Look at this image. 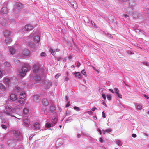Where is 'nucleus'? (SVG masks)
<instances>
[{
    "mask_svg": "<svg viewBox=\"0 0 149 149\" xmlns=\"http://www.w3.org/2000/svg\"><path fill=\"white\" fill-rule=\"evenodd\" d=\"M41 71L40 69L38 66L34 65L33 67V72L30 75V79L31 81L34 80L36 81H38L40 79V77L38 76L40 72Z\"/></svg>",
    "mask_w": 149,
    "mask_h": 149,
    "instance_id": "1",
    "label": "nucleus"
},
{
    "mask_svg": "<svg viewBox=\"0 0 149 149\" xmlns=\"http://www.w3.org/2000/svg\"><path fill=\"white\" fill-rule=\"evenodd\" d=\"M5 110L4 111V113L12 117H15V116L13 115L14 112L15 110L12 109L10 106H5Z\"/></svg>",
    "mask_w": 149,
    "mask_h": 149,
    "instance_id": "2",
    "label": "nucleus"
},
{
    "mask_svg": "<svg viewBox=\"0 0 149 149\" xmlns=\"http://www.w3.org/2000/svg\"><path fill=\"white\" fill-rule=\"evenodd\" d=\"M15 7L13 10V12L14 14H17L19 13V10L22 8V4L19 3L17 2L15 5Z\"/></svg>",
    "mask_w": 149,
    "mask_h": 149,
    "instance_id": "3",
    "label": "nucleus"
},
{
    "mask_svg": "<svg viewBox=\"0 0 149 149\" xmlns=\"http://www.w3.org/2000/svg\"><path fill=\"white\" fill-rule=\"evenodd\" d=\"M28 65L26 64H24V65L22 67L21 69L19 71V73L21 77H24L28 71L27 67Z\"/></svg>",
    "mask_w": 149,
    "mask_h": 149,
    "instance_id": "4",
    "label": "nucleus"
},
{
    "mask_svg": "<svg viewBox=\"0 0 149 149\" xmlns=\"http://www.w3.org/2000/svg\"><path fill=\"white\" fill-rule=\"evenodd\" d=\"M28 65L26 64H24V65L22 67L21 69L19 71V73L21 77H24L28 71L27 67Z\"/></svg>",
    "mask_w": 149,
    "mask_h": 149,
    "instance_id": "5",
    "label": "nucleus"
},
{
    "mask_svg": "<svg viewBox=\"0 0 149 149\" xmlns=\"http://www.w3.org/2000/svg\"><path fill=\"white\" fill-rule=\"evenodd\" d=\"M35 26V25L33 26L30 24H28L25 25L23 29L24 31H29L32 30Z\"/></svg>",
    "mask_w": 149,
    "mask_h": 149,
    "instance_id": "6",
    "label": "nucleus"
},
{
    "mask_svg": "<svg viewBox=\"0 0 149 149\" xmlns=\"http://www.w3.org/2000/svg\"><path fill=\"white\" fill-rule=\"evenodd\" d=\"M29 51L27 49H25L22 51L21 55L22 57H24L29 56Z\"/></svg>",
    "mask_w": 149,
    "mask_h": 149,
    "instance_id": "7",
    "label": "nucleus"
},
{
    "mask_svg": "<svg viewBox=\"0 0 149 149\" xmlns=\"http://www.w3.org/2000/svg\"><path fill=\"white\" fill-rule=\"evenodd\" d=\"M30 121L28 117L26 116L24 118L23 123L24 126L26 127L28 126L30 124Z\"/></svg>",
    "mask_w": 149,
    "mask_h": 149,
    "instance_id": "8",
    "label": "nucleus"
},
{
    "mask_svg": "<svg viewBox=\"0 0 149 149\" xmlns=\"http://www.w3.org/2000/svg\"><path fill=\"white\" fill-rule=\"evenodd\" d=\"M8 10L5 6H4L1 8V10L0 11V13L1 15L7 14L8 13Z\"/></svg>",
    "mask_w": 149,
    "mask_h": 149,
    "instance_id": "9",
    "label": "nucleus"
},
{
    "mask_svg": "<svg viewBox=\"0 0 149 149\" xmlns=\"http://www.w3.org/2000/svg\"><path fill=\"white\" fill-rule=\"evenodd\" d=\"M34 102L36 103H38L40 102V96L38 95H35L33 97Z\"/></svg>",
    "mask_w": 149,
    "mask_h": 149,
    "instance_id": "10",
    "label": "nucleus"
},
{
    "mask_svg": "<svg viewBox=\"0 0 149 149\" xmlns=\"http://www.w3.org/2000/svg\"><path fill=\"white\" fill-rule=\"evenodd\" d=\"M114 91L116 95L118 96L119 98H121L122 95L121 94L119 93V91L118 89L117 88H114Z\"/></svg>",
    "mask_w": 149,
    "mask_h": 149,
    "instance_id": "11",
    "label": "nucleus"
},
{
    "mask_svg": "<svg viewBox=\"0 0 149 149\" xmlns=\"http://www.w3.org/2000/svg\"><path fill=\"white\" fill-rule=\"evenodd\" d=\"M18 102L22 105L26 103V100L25 99L20 98L18 100Z\"/></svg>",
    "mask_w": 149,
    "mask_h": 149,
    "instance_id": "12",
    "label": "nucleus"
},
{
    "mask_svg": "<svg viewBox=\"0 0 149 149\" xmlns=\"http://www.w3.org/2000/svg\"><path fill=\"white\" fill-rule=\"evenodd\" d=\"M40 128V125L39 123L38 122L36 123L34 125L33 127L32 128L34 130L35 129H39Z\"/></svg>",
    "mask_w": 149,
    "mask_h": 149,
    "instance_id": "13",
    "label": "nucleus"
},
{
    "mask_svg": "<svg viewBox=\"0 0 149 149\" xmlns=\"http://www.w3.org/2000/svg\"><path fill=\"white\" fill-rule=\"evenodd\" d=\"M3 82L6 84L9 85L10 84L11 81L10 79L7 77L4 78Z\"/></svg>",
    "mask_w": 149,
    "mask_h": 149,
    "instance_id": "14",
    "label": "nucleus"
},
{
    "mask_svg": "<svg viewBox=\"0 0 149 149\" xmlns=\"http://www.w3.org/2000/svg\"><path fill=\"white\" fill-rule=\"evenodd\" d=\"M11 33L10 31L8 30H6L4 33V36L6 38L9 36L10 35Z\"/></svg>",
    "mask_w": 149,
    "mask_h": 149,
    "instance_id": "15",
    "label": "nucleus"
},
{
    "mask_svg": "<svg viewBox=\"0 0 149 149\" xmlns=\"http://www.w3.org/2000/svg\"><path fill=\"white\" fill-rule=\"evenodd\" d=\"M10 99L13 101L16 100L17 97L15 94H12L10 95Z\"/></svg>",
    "mask_w": 149,
    "mask_h": 149,
    "instance_id": "16",
    "label": "nucleus"
},
{
    "mask_svg": "<svg viewBox=\"0 0 149 149\" xmlns=\"http://www.w3.org/2000/svg\"><path fill=\"white\" fill-rule=\"evenodd\" d=\"M57 118L55 117H53L52 121V125L53 126H54L57 123Z\"/></svg>",
    "mask_w": 149,
    "mask_h": 149,
    "instance_id": "17",
    "label": "nucleus"
},
{
    "mask_svg": "<svg viewBox=\"0 0 149 149\" xmlns=\"http://www.w3.org/2000/svg\"><path fill=\"white\" fill-rule=\"evenodd\" d=\"M43 104L45 106H47L48 105L49 103L47 99L45 98L43 99L42 101Z\"/></svg>",
    "mask_w": 149,
    "mask_h": 149,
    "instance_id": "18",
    "label": "nucleus"
},
{
    "mask_svg": "<svg viewBox=\"0 0 149 149\" xmlns=\"http://www.w3.org/2000/svg\"><path fill=\"white\" fill-rule=\"evenodd\" d=\"M26 97V95L25 93L23 91L21 92L19 95L20 98L24 99Z\"/></svg>",
    "mask_w": 149,
    "mask_h": 149,
    "instance_id": "19",
    "label": "nucleus"
},
{
    "mask_svg": "<svg viewBox=\"0 0 149 149\" xmlns=\"http://www.w3.org/2000/svg\"><path fill=\"white\" fill-rule=\"evenodd\" d=\"M40 37L38 36H35L33 39L35 42L37 43L38 42L40 41Z\"/></svg>",
    "mask_w": 149,
    "mask_h": 149,
    "instance_id": "20",
    "label": "nucleus"
},
{
    "mask_svg": "<svg viewBox=\"0 0 149 149\" xmlns=\"http://www.w3.org/2000/svg\"><path fill=\"white\" fill-rule=\"evenodd\" d=\"M5 20L2 17L0 18V23L2 25H5Z\"/></svg>",
    "mask_w": 149,
    "mask_h": 149,
    "instance_id": "21",
    "label": "nucleus"
},
{
    "mask_svg": "<svg viewBox=\"0 0 149 149\" xmlns=\"http://www.w3.org/2000/svg\"><path fill=\"white\" fill-rule=\"evenodd\" d=\"M29 112V109L28 108H24L23 111V113L24 115L27 114Z\"/></svg>",
    "mask_w": 149,
    "mask_h": 149,
    "instance_id": "22",
    "label": "nucleus"
},
{
    "mask_svg": "<svg viewBox=\"0 0 149 149\" xmlns=\"http://www.w3.org/2000/svg\"><path fill=\"white\" fill-rule=\"evenodd\" d=\"M10 53L12 55L14 54L15 52V50L13 47H11L10 49Z\"/></svg>",
    "mask_w": 149,
    "mask_h": 149,
    "instance_id": "23",
    "label": "nucleus"
},
{
    "mask_svg": "<svg viewBox=\"0 0 149 149\" xmlns=\"http://www.w3.org/2000/svg\"><path fill=\"white\" fill-rule=\"evenodd\" d=\"M9 125L8 122H6L5 125L2 124L1 125V127L3 129H6L7 128L8 125Z\"/></svg>",
    "mask_w": 149,
    "mask_h": 149,
    "instance_id": "24",
    "label": "nucleus"
},
{
    "mask_svg": "<svg viewBox=\"0 0 149 149\" xmlns=\"http://www.w3.org/2000/svg\"><path fill=\"white\" fill-rule=\"evenodd\" d=\"M5 41L6 43L8 44L12 41L10 37L6 38Z\"/></svg>",
    "mask_w": 149,
    "mask_h": 149,
    "instance_id": "25",
    "label": "nucleus"
},
{
    "mask_svg": "<svg viewBox=\"0 0 149 149\" xmlns=\"http://www.w3.org/2000/svg\"><path fill=\"white\" fill-rule=\"evenodd\" d=\"M50 109L52 113L55 112L56 111V108L54 106H51Z\"/></svg>",
    "mask_w": 149,
    "mask_h": 149,
    "instance_id": "26",
    "label": "nucleus"
},
{
    "mask_svg": "<svg viewBox=\"0 0 149 149\" xmlns=\"http://www.w3.org/2000/svg\"><path fill=\"white\" fill-rule=\"evenodd\" d=\"M75 75L76 77L79 78L81 76V74L79 72H75Z\"/></svg>",
    "mask_w": 149,
    "mask_h": 149,
    "instance_id": "27",
    "label": "nucleus"
},
{
    "mask_svg": "<svg viewBox=\"0 0 149 149\" xmlns=\"http://www.w3.org/2000/svg\"><path fill=\"white\" fill-rule=\"evenodd\" d=\"M13 133L16 136H18L20 134V133L19 131H13Z\"/></svg>",
    "mask_w": 149,
    "mask_h": 149,
    "instance_id": "28",
    "label": "nucleus"
},
{
    "mask_svg": "<svg viewBox=\"0 0 149 149\" xmlns=\"http://www.w3.org/2000/svg\"><path fill=\"white\" fill-rule=\"evenodd\" d=\"M0 89L2 90H5L6 88L5 86L2 84L0 83Z\"/></svg>",
    "mask_w": 149,
    "mask_h": 149,
    "instance_id": "29",
    "label": "nucleus"
},
{
    "mask_svg": "<svg viewBox=\"0 0 149 149\" xmlns=\"http://www.w3.org/2000/svg\"><path fill=\"white\" fill-rule=\"evenodd\" d=\"M15 90L18 92H20L21 88L19 86H17L15 87Z\"/></svg>",
    "mask_w": 149,
    "mask_h": 149,
    "instance_id": "30",
    "label": "nucleus"
},
{
    "mask_svg": "<svg viewBox=\"0 0 149 149\" xmlns=\"http://www.w3.org/2000/svg\"><path fill=\"white\" fill-rule=\"evenodd\" d=\"M136 32L137 33L141 32V33H142V34L143 35H145V33L143 31H142L140 29H138L136 30Z\"/></svg>",
    "mask_w": 149,
    "mask_h": 149,
    "instance_id": "31",
    "label": "nucleus"
},
{
    "mask_svg": "<svg viewBox=\"0 0 149 149\" xmlns=\"http://www.w3.org/2000/svg\"><path fill=\"white\" fill-rule=\"evenodd\" d=\"M4 65L7 67H10V63L8 62H6L4 63Z\"/></svg>",
    "mask_w": 149,
    "mask_h": 149,
    "instance_id": "32",
    "label": "nucleus"
},
{
    "mask_svg": "<svg viewBox=\"0 0 149 149\" xmlns=\"http://www.w3.org/2000/svg\"><path fill=\"white\" fill-rule=\"evenodd\" d=\"M116 144L119 146H121L122 145V143L121 142V141L120 140H118L116 142Z\"/></svg>",
    "mask_w": 149,
    "mask_h": 149,
    "instance_id": "33",
    "label": "nucleus"
},
{
    "mask_svg": "<svg viewBox=\"0 0 149 149\" xmlns=\"http://www.w3.org/2000/svg\"><path fill=\"white\" fill-rule=\"evenodd\" d=\"M52 125V124H51L50 123H47L46 125H45V126L46 127L48 128H49L50 127H51V125Z\"/></svg>",
    "mask_w": 149,
    "mask_h": 149,
    "instance_id": "34",
    "label": "nucleus"
},
{
    "mask_svg": "<svg viewBox=\"0 0 149 149\" xmlns=\"http://www.w3.org/2000/svg\"><path fill=\"white\" fill-rule=\"evenodd\" d=\"M49 51H50L52 55H54L55 54V51H54V50L52 48L50 49Z\"/></svg>",
    "mask_w": 149,
    "mask_h": 149,
    "instance_id": "35",
    "label": "nucleus"
},
{
    "mask_svg": "<svg viewBox=\"0 0 149 149\" xmlns=\"http://www.w3.org/2000/svg\"><path fill=\"white\" fill-rule=\"evenodd\" d=\"M14 61L17 64H19V62H20L19 61L17 58L15 59Z\"/></svg>",
    "mask_w": 149,
    "mask_h": 149,
    "instance_id": "36",
    "label": "nucleus"
},
{
    "mask_svg": "<svg viewBox=\"0 0 149 149\" xmlns=\"http://www.w3.org/2000/svg\"><path fill=\"white\" fill-rule=\"evenodd\" d=\"M29 46L31 47H33L34 46V44L33 42H31L29 43Z\"/></svg>",
    "mask_w": 149,
    "mask_h": 149,
    "instance_id": "37",
    "label": "nucleus"
},
{
    "mask_svg": "<svg viewBox=\"0 0 149 149\" xmlns=\"http://www.w3.org/2000/svg\"><path fill=\"white\" fill-rule=\"evenodd\" d=\"M62 141V140L61 139H59L57 140L56 142V145H58V144L60 142H61Z\"/></svg>",
    "mask_w": 149,
    "mask_h": 149,
    "instance_id": "38",
    "label": "nucleus"
},
{
    "mask_svg": "<svg viewBox=\"0 0 149 149\" xmlns=\"http://www.w3.org/2000/svg\"><path fill=\"white\" fill-rule=\"evenodd\" d=\"M137 107L138 109L141 110L142 109V106L141 105H138L137 106Z\"/></svg>",
    "mask_w": 149,
    "mask_h": 149,
    "instance_id": "39",
    "label": "nucleus"
},
{
    "mask_svg": "<svg viewBox=\"0 0 149 149\" xmlns=\"http://www.w3.org/2000/svg\"><path fill=\"white\" fill-rule=\"evenodd\" d=\"M81 72L82 74L84 75L85 77L86 76V74L84 70H83Z\"/></svg>",
    "mask_w": 149,
    "mask_h": 149,
    "instance_id": "40",
    "label": "nucleus"
},
{
    "mask_svg": "<svg viewBox=\"0 0 149 149\" xmlns=\"http://www.w3.org/2000/svg\"><path fill=\"white\" fill-rule=\"evenodd\" d=\"M3 75V71L0 70V78H2Z\"/></svg>",
    "mask_w": 149,
    "mask_h": 149,
    "instance_id": "41",
    "label": "nucleus"
},
{
    "mask_svg": "<svg viewBox=\"0 0 149 149\" xmlns=\"http://www.w3.org/2000/svg\"><path fill=\"white\" fill-rule=\"evenodd\" d=\"M74 109L77 111H79L80 110V108L74 106Z\"/></svg>",
    "mask_w": 149,
    "mask_h": 149,
    "instance_id": "42",
    "label": "nucleus"
},
{
    "mask_svg": "<svg viewBox=\"0 0 149 149\" xmlns=\"http://www.w3.org/2000/svg\"><path fill=\"white\" fill-rule=\"evenodd\" d=\"M107 99L109 100H110L111 99V96L110 95H107Z\"/></svg>",
    "mask_w": 149,
    "mask_h": 149,
    "instance_id": "43",
    "label": "nucleus"
},
{
    "mask_svg": "<svg viewBox=\"0 0 149 149\" xmlns=\"http://www.w3.org/2000/svg\"><path fill=\"white\" fill-rule=\"evenodd\" d=\"M142 63L144 65H145L146 66H149V63H147V62H142Z\"/></svg>",
    "mask_w": 149,
    "mask_h": 149,
    "instance_id": "44",
    "label": "nucleus"
},
{
    "mask_svg": "<svg viewBox=\"0 0 149 149\" xmlns=\"http://www.w3.org/2000/svg\"><path fill=\"white\" fill-rule=\"evenodd\" d=\"M112 131V129L111 128H109L106 130V132L107 133H109L111 132Z\"/></svg>",
    "mask_w": 149,
    "mask_h": 149,
    "instance_id": "45",
    "label": "nucleus"
},
{
    "mask_svg": "<svg viewBox=\"0 0 149 149\" xmlns=\"http://www.w3.org/2000/svg\"><path fill=\"white\" fill-rule=\"evenodd\" d=\"M46 56V54L45 53L42 52L40 54V56L42 57L45 56Z\"/></svg>",
    "mask_w": 149,
    "mask_h": 149,
    "instance_id": "46",
    "label": "nucleus"
},
{
    "mask_svg": "<svg viewBox=\"0 0 149 149\" xmlns=\"http://www.w3.org/2000/svg\"><path fill=\"white\" fill-rule=\"evenodd\" d=\"M61 75V74L60 73L57 74L55 76V78L56 79H58L59 78L60 76Z\"/></svg>",
    "mask_w": 149,
    "mask_h": 149,
    "instance_id": "47",
    "label": "nucleus"
},
{
    "mask_svg": "<svg viewBox=\"0 0 149 149\" xmlns=\"http://www.w3.org/2000/svg\"><path fill=\"white\" fill-rule=\"evenodd\" d=\"M86 113H88L90 115H92L93 114V113L91 111H88L86 112Z\"/></svg>",
    "mask_w": 149,
    "mask_h": 149,
    "instance_id": "48",
    "label": "nucleus"
},
{
    "mask_svg": "<svg viewBox=\"0 0 149 149\" xmlns=\"http://www.w3.org/2000/svg\"><path fill=\"white\" fill-rule=\"evenodd\" d=\"M56 59L58 61H60L62 60V58L61 57H57L56 58Z\"/></svg>",
    "mask_w": 149,
    "mask_h": 149,
    "instance_id": "49",
    "label": "nucleus"
},
{
    "mask_svg": "<svg viewBox=\"0 0 149 149\" xmlns=\"http://www.w3.org/2000/svg\"><path fill=\"white\" fill-rule=\"evenodd\" d=\"M99 141L101 143H102L103 142V141H104V140L102 138H100V139H99Z\"/></svg>",
    "mask_w": 149,
    "mask_h": 149,
    "instance_id": "50",
    "label": "nucleus"
},
{
    "mask_svg": "<svg viewBox=\"0 0 149 149\" xmlns=\"http://www.w3.org/2000/svg\"><path fill=\"white\" fill-rule=\"evenodd\" d=\"M102 117L104 118H105L106 117L104 111L102 112Z\"/></svg>",
    "mask_w": 149,
    "mask_h": 149,
    "instance_id": "51",
    "label": "nucleus"
},
{
    "mask_svg": "<svg viewBox=\"0 0 149 149\" xmlns=\"http://www.w3.org/2000/svg\"><path fill=\"white\" fill-rule=\"evenodd\" d=\"M102 104L103 105L107 107V105L106 104L105 102V101L104 100H102Z\"/></svg>",
    "mask_w": 149,
    "mask_h": 149,
    "instance_id": "52",
    "label": "nucleus"
},
{
    "mask_svg": "<svg viewBox=\"0 0 149 149\" xmlns=\"http://www.w3.org/2000/svg\"><path fill=\"white\" fill-rule=\"evenodd\" d=\"M102 97L104 99V100L106 99V96H105V95L104 94H102Z\"/></svg>",
    "mask_w": 149,
    "mask_h": 149,
    "instance_id": "53",
    "label": "nucleus"
},
{
    "mask_svg": "<svg viewBox=\"0 0 149 149\" xmlns=\"http://www.w3.org/2000/svg\"><path fill=\"white\" fill-rule=\"evenodd\" d=\"M91 23L92 25H93L95 27H96V25L95 24V23L94 22H92V21H91Z\"/></svg>",
    "mask_w": 149,
    "mask_h": 149,
    "instance_id": "54",
    "label": "nucleus"
},
{
    "mask_svg": "<svg viewBox=\"0 0 149 149\" xmlns=\"http://www.w3.org/2000/svg\"><path fill=\"white\" fill-rule=\"evenodd\" d=\"M70 101H69L68 102V103H67V104H66V107H68L70 106Z\"/></svg>",
    "mask_w": 149,
    "mask_h": 149,
    "instance_id": "55",
    "label": "nucleus"
},
{
    "mask_svg": "<svg viewBox=\"0 0 149 149\" xmlns=\"http://www.w3.org/2000/svg\"><path fill=\"white\" fill-rule=\"evenodd\" d=\"M95 110H97V109L96 107H94L92 109V111H94Z\"/></svg>",
    "mask_w": 149,
    "mask_h": 149,
    "instance_id": "56",
    "label": "nucleus"
},
{
    "mask_svg": "<svg viewBox=\"0 0 149 149\" xmlns=\"http://www.w3.org/2000/svg\"><path fill=\"white\" fill-rule=\"evenodd\" d=\"M133 4H131V3H130L129 4H130V6H134V4H135V3L134 2V1H133Z\"/></svg>",
    "mask_w": 149,
    "mask_h": 149,
    "instance_id": "57",
    "label": "nucleus"
},
{
    "mask_svg": "<svg viewBox=\"0 0 149 149\" xmlns=\"http://www.w3.org/2000/svg\"><path fill=\"white\" fill-rule=\"evenodd\" d=\"M52 85V83L51 82H48V86H50Z\"/></svg>",
    "mask_w": 149,
    "mask_h": 149,
    "instance_id": "58",
    "label": "nucleus"
},
{
    "mask_svg": "<svg viewBox=\"0 0 149 149\" xmlns=\"http://www.w3.org/2000/svg\"><path fill=\"white\" fill-rule=\"evenodd\" d=\"M144 96L146 98L148 99H149V97H148L146 95H144Z\"/></svg>",
    "mask_w": 149,
    "mask_h": 149,
    "instance_id": "59",
    "label": "nucleus"
},
{
    "mask_svg": "<svg viewBox=\"0 0 149 149\" xmlns=\"http://www.w3.org/2000/svg\"><path fill=\"white\" fill-rule=\"evenodd\" d=\"M132 136L134 137H136V135L135 134H132Z\"/></svg>",
    "mask_w": 149,
    "mask_h": 149,
    "instance_id": "60",
    "label": "nucleus"
},
{
    "mask_svg": "<svg viewBox=\"0 0 149 149\" xmlns=\"http://www.w3.org/2000/svg\"><path fill=\"white\" fill-rule=\"evenodd\" d=\"M69 78L67 77H65V80L66 81H68L69 80Z\"/></svg>",
    "mask_w": 149,
    "mask_h": 149,
    "instance_id": "61",
    "label": "nucleus"
},
{
    "mask_svg": "<svg viewBox=\"0 0 149 149\" xmlns=\"http://www.w3.org/2000/svg\"><path fill=\"white\" fill-rule=\"evenodd\" d=\"M123 16L125 17L126 18H127V17H129L128 15L127 14H124L123 15Z\"/></svg>",
    "mask_w": 149,
    "mask_h": 149,
    "instance_id": "62",
    "label": "nucleus"
},
{
    "mask_svg": "<svg viewBox=\"0 0 149 149\" xmlns=\"http://www.w3.org/2000/svg\"><path fill=\"white\" fill-rule=\"evenodd\" d=\"M109 91H110L111 92L113 93H114V91H113L112 89H109Z\"/></svg>",
    "mask_w": 149,
    "mask_h": 149,
    "instance_id": "63",
    "label": "nucleus"
},
{
    "mask_svg": "<svg viewBox=\"0 0 149 149\" xmlns=\"http://www.w3.org/2000/svg\"><path fill=\"white\" fill-rule=\"evenodd\" d=\"M71 5L74 8H76V7H74V3H72H72H71Z\"/></svg>",
    "mask_w": 149,
    "mask_h": 149,
    "instance_id": "64",
    "label": "nucleus"
}]
</instances>
